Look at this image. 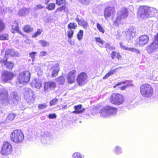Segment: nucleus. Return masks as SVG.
I'll return each mask as SVG.
<instances>
[{
	"instance_id": "obj_35",
	"label": "nucleus",
	"mask_w": 158,
	"mask_h": 158,
	"mask_svg": "<svg viewBox=\"0 0 158 158\" xmlns=\"http://www.w3.org/2000/svg\"><path fill=\"white\" fill-rule=\"evenodd\" d=\"M83 34V31L80 30L77 34V38L78 40H81L82 38Z\"/></svg>"
},
{
	"instance_id": "obj_39",
	"label": "nucleus",
	"mask_w": 158,
	"mask_h": 158,
	"mask_svg": "<svg viewBox=\"0 0 158 158\" xmlns=\"http://www.w3.org/2000/svg\"><path fill=\"white\" fill-rule=\"evenodd\" d=\"M37 53L35 52H33L29 54L30 57L32 59V64H33V62L35 60V56Z\"/></svg>"
},
{
	"instance_id": "obj_15",
	"label": "nucleus",
	"mask_w": 158,
	"mask_h": 158,
	"mask_svg": "<svg viewBox=\"0 0 158 158\" xmlns=\"http://www.w3.org/2000/svg\"><path fill=\"white\" fill-rule=\"evenodd\" d=\"M149 40L148 36L146 35H142L139 38L138 42L139 46L142 47L146 44Z\"/></svg>"
},
{
	"instance_id": "obj_16",
	"label": "nucleus",
	"mask_w": 158,
	"mask_h": 158,
	"mask_svg": "<svg viewBox=\"0 0 158 158\" xmlns=\"http://www.w3.org/2000/svg\"><path fill=\"white\" fill-rule=\"evenodd\" d=\"M158 48V45L155 42H153L146 47V50L148 53H152L155 52Z\"/></svg>"
},
{
	"instance_id": "obj_52",
	"label": "nucleus",
	"mask_w": 158,
	"mask_h": 158,
	"mask_svg": "<svg viewBox=\"0 0 158 158\" xmlns=\"http://www.w3.org/2000/svg\"><path fill=\"white\" fill-rule=\"evenodd\" d=\"M48 117L49 118L53 119L56 118V115L55 114H50L49 115Z\"/></svg>"
},
{
	"instance_id": "obj_5",
	"label": "nucleus",
	"mask_w": 158,
	"mask_h": 158,
	"mask_svg": "<svg viewBox=\"0 0 158 158\" xmlns=\"http://www.w3.org/2000/svg\"><path fill=\"white\" fill-rule=\"evenodd\" d=\"M117 109L114 107L107 106L102 108L100 112V115L101 116L107 117L110 116L115 115L117 112Z\"/></svg>"
},
{
	"instance_id": "obj_2",
	"label": "nucleus",
	"mask_w": 158,
	"mask_h": 158,
	"mask_svg": "<svg viewBox=\"0 0 158 158\" xmlns=\"http://www.w3.org/2000/svg\"><path fill=\"white\" fill-rule=\"evenodd\" d=\"M157 12V10L155 8L143 6L139 7L138 15L141 18L146 19L153 17Z\"/></svg>"
},
{
	"instance_id": "obj_28",
	"label": "nucleus",
	"mask_w": 158,
	"mask_h": 158,
	"mask_svg": "<svg viewBox=\"0 0 158 158\" xmlns=\"http://www.w3.org/2000/svg\"><path fill=\"white\" fill-rule=\"evenodd\" d=\"M39 43L43 47H47L49 45V42L45 40H41L39 41Z\"/></svg>"
},
{
	"instance_id": "obj_9",
	"label": "nucleus",
	"mask_w": 158,
	"mask_h": 158,
	"mask_svg": "<svg viewBox=\"0 0 158 158\" xmlns=\"http://www.w3.org/2000/svg\"><path fill=\"white\" fill-rule=\"evenodd\" d=\"M30 78V73L28 71H24L19 74L18 81L23 84H25L28 82Z\"/></svg>"
},
{
	"instance_id": "obj_32",
	"label": "nucleus",
	"mask_w": 158,
	"mask_h": 158,
	"mask_svg": "<svg viewBox=\"0 0 158 158\" xmlns=\"http://www.w3.org/2000/svg\"><path fill=\"white\" fill-rule=\"evenodd\" d=\"M114 152L117 154H119L122 152V148L118 146H117L114 148Z\"/></svg>"
},
{
	"instance_id": "obj_38",
	"label": "nucleus",
	"mask_w": 158,
	"mask_h": 158,
	"mask_svg": "<svg viewBox=\"0 0 158 158\" xmlns=\"http://www.w3.org/2000/svg\"><path fill=\"white\" fill-rule=\"evenodd\" d=\"M74 34V30H68L67 32L68 38L69 39H71L73 36Z\"/></svg>"
},
{
	"instance_id": "obj_43",
	"label": "nucleus",
	"mask_w": 158,
	"mask_h": 158,
	"mask_svg": "<svg viewBox=\"0 0 158 158\" xmlns=\"http://www.w3.org/2000/svg\"><path fill=\"white\" fill-rule=\"evenodd\" d=\"M129 49V51L132 52L136 54H139L140 51L137 49L133 48H131Z\"/></svg>"
},
{
	"instance_id": "obj_7",
	"label": "nucleus",
	"mask_w": 158,
	"mask_h": 158,
	"mask_svg": "<svg viewBox=\"0 0 158 158\" xmlns=\"http://www.w3.org/2000/svg\"><path fill=\"white\" fill-rule=\"evenodd\" d=\"M110 100L112 104L119 105L123 103L124 98L122 95L114 93L111 94L110 97Z\"/></svg>"
},
{
	"instance_id": "obj_40",
	"label": "nucleus",
	"mask_w": 158,
	"mask_h": 158,
	"mask_svg": "<svg viewBox=\"0 0 158 158\" xmlns=\"http://www.w3.org/2000/svg\"><path fill=\"white\" fill-rule=\"evenodd\" d=\"M43 31V30L41 29H38L36 32L34 33V34L32 35V37H36L39 35H40Z\"/></svg>"
},
{
	"instance_id": "obj_58",
	"label": "nucleus",
	"mask_w": 158,
	"mask_h": 158,
	"mask_svg": "<svg viewBox=\"0 0 158 158\" xmlns=\"http://www.w3.org/2000/svg\"><path fill=\"white\" fill-rule=\"evenodd\" d=\"M10 10V8H6L5 9H3V10L4 13L6 12H9Z\"/></svg>"
},
{
	"instance_id": "obj_30",
	"label": "nucleus",
	"mask_w": 158,
	"mask_h": 158,
	"mask_svg": "<svg viewBox=\"0 0 158 158\" xmlns=\"http://www.w3.org/2000/svg\"><path fill=\"white\" fill-rule=\"evenodd\" d=\"M28 10L26 8L21 9L19 12L18 14L20 16H24L28 13Z\"/></svg>"
},
{
	"instance_id": "obj_55",
	"label": "nucleus",
	"mask_w": 158,
	"mask_h": 158,
	"mask_svg": "<svg viewBox=\"0 0 158 158\" xmlns=\"http://www.w3.org/2000/svg\"><path fill=\"white\" fill-rule=\"evenodd\" d=\"M155 39L154 42L158 45V33H157L156 35L154 37Z\"/></svg>"
},
{
	"instance_id": "obj_48",
	"label": "nucleus",
	"mask_w": 158,
	"mask_h": 158,
	"mask_svg": "<svg viewBox=\"0 0 158 158\" xmlns=\"http://www.w3.org/2000/svg\"><path fill=\"white\" fill-rule=\"evenodd\" d=\"M119 44H120V46L121 48L122 49H123L124 50H127L129 51V49L131 48H128V47L127 46H126L123 45V44H122V42L120 43Z\"/></svg>"
},
{
	"instance_id": "obj_26",
	"label": "nucleus",
	"mask_w": 158,
	"mask_h": 158,
	"mask_svg": "<svg viewBox=\"0 0 158 158\" xmlns=\"http://www.w3.org/2000/svg\"><path fill=\"white\" fill-rule=\"evenodd\" d=\"M32 85L37 89H39L42 85V83L40 80L35 79L33 82Z\"/></svg>"
},
{
	"instance_id": "obj_6",
	"label": "nucleus",
	"mask_w": 158,
	"mask_h": 158,
	"mask_svg": "<svg viewBox=\"0 0 158 158\" xmlns=\"http://www.w3.org/2000/svg\"><path fill=\"white\" fill-rule=\"evenodd\" d=\"M24 98L27 103H33L35 99V96L31 89L26 88L24 89Z\"/></svg>"
},
{
	"instance_id": "obj_13",
	"label": "nucleus",
	"mask_w": 158,
	"mask_h": 158,
	"mask_svg": "<svg viewBox=\"0 0 158 158\" xmlns=\"http://www.w3.org/2000/svg\"><path fill=\"white\" fill-rule=\"evenodd\" d=\"M115 13V8L113 7H106L104 10V16L106 19L110 16L112 18H114V15Z\"/></svg>"
},
{
	"instance_id": "obj_61",
	"label": "nucleus",
	"mask_w": 158,
	"mask_h": 158,
	"mask_svg": "<svg viewBox=\"0 0 158 158\" xmlns=\"http://www.w3.org/2000/svg\"><path fill=\"white\" fill-rule=\"evenodd\" d=\"M127 86V85H124L120 87V89L121 90H124L125 89Z\"/></svg>"
},
{
	"instance_id": "obj_20",
	"label": "nucleus",
	"mask_w": 158,
	"mask_h": 158,
	"mask_svg": "<svg viewBox=\"0 0 158 158\" xmlns=\"http://www.w3.org/2000/svg\"><path fill=\"white\" fill-rule=\"evenodd\" d=\"M76 73V70H73L69 73L67 76V79L69 83H72L74 81Z\"/></svg>"
},
{
	"instance_id": "obj_56",
	"label": "nucleus",
	"mask_w": 158,
	"mask_h": 158,
	"mask_svg": "<svg viewBox=\"0 0 158 158\" xmlns=\"http://www.w3.org/2000/svg\"><path fill=\"white\" fill-rule=\"evenodd\" d=\"M44 135L47 137H50L51 135L50 133L48 131H45L44 132Z\"/></svg>"
},
{
	"instance_id": "obj_45",
	"label": "nucleus",
	"mask_w": 158,
	"mask_h": 158,
	"mask_svg": "<svg viewBox=\"0 0 158 158\" xmlns=\"http://www.w3.org/2000/svg\"><path fill=\"white\" fill-rule=\"evenodd\" d=\"M66 7V6H65L64 5H63L61 7H60V8H59L58 9H57L56 10V12H59L60 11H61L63 10H65Z\"/></svg>"
},
{
	"instance_id": "obj_19",
	"label": "nucleus",
	"mask_w": 158,
	"mask_h": 158,
	"mask_svg": "<svg viewBox=\"0 0 158 158\" xmlns=\"http://www.w3.org/2000/svg\"><path fill=\"white\" fill-rule=\"evenodd\" d=\"M56 86V83L54 82H47L44 84V91L53 89Z\"/></svg>"
},
{
	"instance_id": "obj_24",
	"label": "nucleus",
	"mask_w": 158,
	"mask_h": 158,
	"mask_svg": "<svg viewBox=\"0 0 158 158\" xmlns=\"http://www.w3.org/2000/svg\"><path fill=\"white\" fill-rule=\"evenodd\" d=\"M122 67H119L118 68H116L114 69L111 70L109 72L107 73L106 75L103 77V79H106L107 78L109 77L112 75L116 73L118 69H122Z\"/></svg>"
},
{
	"instance_id": "obj_59",
	"label": "nucleus",
	"mask_w": 158,
	"mask_h": 158,
	"mask_svg": "<svg viewBox=\"0 0 158 158\" xmlns=\"http://www.w3.org/2000/svg\"><path fill=\"white\" fill-rule=\"evenodd\" d=\"M116 57L117 58L118 60H119V58H120L121 57V56L120 54V53L118 52H117L116 54Z\"/></svg>"
},
{
	"instance_id": "obj_22",
	"label": "nucleus",
	"mask_w": 158,
	"mask_h": 158,
	"mask_svg": "<svg viewBox=\"0 0 158 158\" xmlns=\"http://www.w3.org/2000/svg\"><path fill=\"white\" fill-rule=\"evenodd\" d=\"M7 60L6 59L2 60L0 58V64H3L6 66L7 69H12L14 66V64L12 62L7 61Z\"/></svg>"
},
{
	"instance_id": "obj_33",
	"label": "nucleus",
	"mask_w": 158,
	"mask_h": 158,
	"mask_svg": "<svg viewBox=\"0 0 158 158\" xmlns=\"http://www.w3.org/2000/svg\"><path fill=\"white\" fill-rule=\"evenodd\" d=\"M55 8V5L53 3H50L48 4L46 7V8L49 10H54Z\"/></svg>"
},
{
	"instance_id": "obj_31",
	"label": "nucleus",
	"mask_w": 158,
	"mask_h": 158,
	"mask_svg": "<svg viewBox=\"0 0 158 158\" xmlns=\"http://www.w3.org/2000/svg\"><path fill=\"white\" fill-rule=\"evenodd\" d=\"M122 83L124 84H126L127 86H132V84L130 83V81H125L123 82H120L118 83V84H117L116 85L114 86V88H115L116 87V86H118L120 85H121Z\"/></svg>"
},
{
	"instance_id": "obj_62",
	"label": "nucleus",
	"mask_w": 158,
	"mask_h": 158,
	"mask_svg": "<svg viewBox=\"0 0 158 158\" xmlns=\"http://www.w3.org/2000/svg\"><path fill=\"white\" fill-rule=\"evenodd\" d=\"M115 48L113 46H110L109 49L110 50H112L113 49H115Z\"/></svg>"
},
{
	"instance_id": "obj_53",
	"label": "nucleus",
	"mask_w": 158,
	"mask_h": 158,
	"mask_svg": "<svg viewBox=\"0 0 158 158\" xmlns=\"http://www.w3.org/2000/svg\"><path fill=\"white\" fill-rule=\"evenodd\" d=\"M47 54V52L43 51L40 52V56L42 57L46 56Z\"/></svg>"
},
{
	"instance_id": "obj_51",
	"label": "nucleus",
	"mask_w": 158,
	"mask_h": 158,
	"mask_svg": "<svg viewBox=\"0 0 158 158\" xmlns=\"http://www.w3.org/2000/svg\"><path fill=\"white\" fill-rule=\"evenodd\" d=\"M95 40L97 42L99 43L102 45L104 44V41L99 37L95 38Z\"/></svg>"
},
{
	"instance_id": "obj_57",
	"label": "nucleus",
	"mask_w": 158,
	"mask_h": 158,
	"mask_svg": "<svg viewBox=\"0 0 158 158\" xmlns=\"http://www.w3.org/2000/svg\"><path fill=\"white\" fill-rule=\"evenodd\" d=\"M36 9H41L44 7V6H42L40 4H37L36 6Z\"/></svg>"
},
{
	"instance_id": "obj_27",
	"label": "nucleus",
	"mask_w": 158,
	"mask_h": 158,
	"mask_svg": "<svg viewBox=\"0 0 158 158\" xmlns=\"http://www.w3.org/2000/svg\"><path fill=\"white\" fill-rule=\"evenodd\" d=\"M77 24L74 23H70L67 26L68 30H73L75 29L77 27Z\"/></svg>"
},
{
	"instance_id": "obj_4",
	"label": "nucleus",
	"mask_w": 158,
	"mask_h": 158,
	"mask_svg": "<svg viewBox=\"0 0 158 158\" xmlns=\"http://www.w3.org/2000/svg\"><path fill=\"white\" fill-rule=\"evenodd\" d=\"M140 92L141 95L143 97L150 98L153 93V89L152 87L148 84H144L140 87Z\"/></svg>"
},
{
	"instance_id": "obj_37",
	"label": "nucleus",
	"mask_w": 158,
	"mask_h": 158,
	"mask_svg": "<svg viewBox=\"0 0 158 158\" xmlns=\"http://www.w3.org/2000/svg\"><path fill=\"white\" fill-rule=\"evenodd\" d=\"M15 116V115L14 113H11L9 114L7 117V119L8 120L12 121L13 120Z\"/></svg>"
},
{
	"instance_id": "obj_21",
	"label": "nucleus",
	"mask_w": 158,
	"mask_h": 158,
	"mask_svg": "<svg viewBox=\"0 0 158 158\" xmlns=\"http://www.w3.org/2000/svg\"><path fill=\"white\" fill-rule=\"evenodd\" d=\"M74 108L75 110L72 113L73 114H80L84 112L85 110V109L82 107L81 104L74 106Z\"/></svg>"
},
{
	"instance_id": "obj_41",
	"label": "nucleus",
	"mask_w": 158,
	"mask_h": 158,
	"mask_svg": "<svg viewBox=\"0 0 158 158\" xmlns=\"http://www.w3.org/2000/svg\"><path fill=\"white\" fill-rule=\"evenodd\" d=\"M8 35L7 34H2L0 35V40H4L8 39Z\"/></svg>"
},
{
	"instance_id": "obj_29",
	"label": "nucleus",
	"mask_w": 158,
	"mask_h": 158,
	"mask_svg": "<svg viewBox=\"0 0 158 158\" xmlns=\"http://www.w3.org/2000/svg\"><path fill=\"white\" fill-rule=\"evenodd\" d=\"M24 31L27 33H30L33 31V28L29 25H26L23 28Z\"/></svg>"
},
{
	"instance_id": "obj_17",
	"label": "nucleus",
	"mask_w": 158,
	"mask_h": 158,
	"mask_svg": "<svg viewBox=\"0 0 158 158\" xmlns=\"http://www.w3.org/2000/svg\"><path fill=\"white\" fill-rule=\"evenodd\" d=\"M19 55V53L13 49H9L5 52V56L3 59H7L9 57L17 56Z\"/></svg>"
},
{
	"instance_id": "obj_44",
	"label": "nucleus",
	"mask_w": 158,
	"mask_h": 158,
	"mask_svg": "<svg viewBox=\"0 0 158 158\" xmlns=\"http://www.w3.org/2000/svg\"><path fill=\"white\" fill-rule=\"evenodd\" d=\"M5 25L4 23L0 20V32L2 31L4 29Z\"/></svg>"
},
{
	"instance_id": "obj_42",
	"label": "nucleus",
	"mask_w": 158,
	"mask_h": 158,
	"mask_svg": "<svg viewBox=\"0 0 158 158\" xmlns=\"http://www.w3.org/2000/svg\"><path fill=\"white\" fill-rule=\"evenodd\" d=\"M97 27L98 30L101 32L103 33H104V30L101 26L99 23H98L97 24Z\"/></svg>"
},
{
	"instance_id": "obj_12",
	"label": "nucleus",
	"mask_w": 158,
	"mask_h": 158,
	"mask_svg": "<svg viewBox=\"0 0 158 158\" xmlns=\"http://www.w3.org/2000/svg\"><path fill=\"white\" fill-rule=\"evenodd\" d=\"M126 39L128 41L132 40L135 36L136 31L132 27H130L125 32Z\"/></svg>"
},
{
	"instance_id": "obj_8",
	"label": "nucleus",
	"mask_w": 158,
	"mask_h": 158,
	"mask_svg": "<svg viewBox=\"0 0 158 158\" xmlns=\"http://www.w3.org/2000/svg\"><path fill=\"white\" fill-rule=\"evenodd\" d=\"M128 15L127 10L125 8H122L118 13V16L116 17L114 22V24L116 25H118V23L121 20L126 18Z\"/></svg>"
},
{
	"instance_id": "obj_14",
	"label": "nucleus",
	"mask_w": 158,
	"mask_h": 158,
	"mask_svg": "<svg viewBox=\"0 0 158 158\" xmlns=\"http://www.w3.org/2000/svg\"><path fill=\"white\" fill-rule=\"evenodd\" d=\"M13 73L8 71H4L2 73L1 78L5 82L10 81L13 77Z\"/></svg>"
},
{
	"instance_id": "obj_63",
	"label": "nucleus",
	"mask_w": 158,
	"mask_h": 158,
	"mask_svg": "<svg viewBox=\"0 0 158 158\" xmlns=\"http://www.w3.org/2000/svg\"><path fill=\"white\" fill-rule=\"evenodd\" d=\"M116 39H117L119 40L120 39V38L119 37V35L118 34H118L116 35Z\"/></svg>"
},
{
	"instance_id": "obj_23",
	"label": "nucleus",
	"mask_w": 158,
	"mask_h": 158,
	"mask_svg": "<svg viewBox=\"0 0 158 158\" xmlns=\"http://www.w3.org/2000/svg\"><path fill=\"white\" fill-rule=\"evenodd\" d=\"M76 20L78 23L79 25L82 26L84 28H86L88 26V23L86 22L83 20H80L77 16L76 18Z\"/></svg>"
},
{
	"instance_id": "obj_50",
	"label": "nucleus",
	"mask_w": 158,
	"mask_h": 158,
	"mask_svg": "<svg viewBox=\"0 0 158 158\" xmlns=\"http://www.w3.org/2000/svg\"><path fill=\"white\" fill-rule=\"evenodd\" d=\"M38 107L39 109H45L47 107V106L46 104L44 103L39 105Z\"/></svg>"
},
{
	"instance_id": "obj_47",
	"label": "nucleus",
	"mask_w": 158,
	"mask_h": 158,
	"mask_svg": "<svg viewBox=\"0 0 158 158\" xmlns=\"http://www.w3.org/2000/svg\"><path fill=\"white\" fill-rule=\"evenodd\" d=\"M58 101L57 98H55L52 99L50 102V104L51 106H52L55 105Z\"/></svg>"
},
{
	"instance_id": "obj_36",
	"label": "nucleus",
	"mask_w": 158,
	"mask_h": 158,
	"mask_svg": "<svg viewBox=\"0 0 158 158\" xmlns=\"http://www.w3.org/2000/svg\"><path fill=\"white\" fill-rule=\"evenodd\" d=\"M65 0H56V3L58 5L66 6Z\"/></svg>"
},
{
	"instance_id": "obj_64",
	"label": "nucleus",
	"mask_w": 158,
	"mask_h": 158,
	"mask_svg": "<svg viewBox=\"0 0 158 158\" xmlns=\"http://www.w3.org/2000/svg\"><path fill=\"white\" fill-rule=\"evenodd\" d=\"M50 0H45V4H48Z\"/></svg>"
},
{
	"instance_id": "obj_11",
	"label": "nucleus",
	"mask_w": 158,
	"mask_h": 158,
	"mask_svg": "<svg viewBox=\"0 0 158 158\" xmlns=\"http://www.w3.org/2000/svg\"><path fill=\"white\" fill-rule=\"evenodd\" d=\"M88 76L86 73L82 72L79 74L77 77V81L80 86H83L88 81Z\"/></svg>"
},
{
	"instance_id": "obj_3",
	"label": "nucleus",
	"mask_w": 158,
	"mask_h": 158,
	"mask_svg": "<svg viewBox=\"0 0 158 158\" xmlns=\"http://www.w3.org/2000/svg\"><path fill=\"white\" fill-rule=\"evenodd\" d=\"M10 138L12 141L18 143L23 141L24 139V136L21 130H16L11 133Z\"/></svg>"
},
{
	"instance_id": "obj_54",
	"label": "nucleus",
	"mask_w": 158,
	"mask_h": 158,
	"mask_svg": "<svg viewBox=\"0 0 158 158\" xmlns=\"http://www.w3.org/2000/svg\"><path fill=\"white\" fill-rule=\"evenodd\" d=\"M117 52L113 51L110 54L111 57L112 59H114L115 57L116 56Z\"/></svg>"
},
{
	"instance_id": "obj_25",
	"label": "nucleus",
	"mask_w": 158,
	"mask_h": 158,
	"mask_svg": "<svg viewBox=\"0 0 158 158\" xmlns=\"http://www.w3.org/2000/svg\"><path fill=\"white\" fill-rule=\"evenodd\" d=\"M11 31L13 33L16 32H19V27L18 23L16 21H15L12 26Z\"/></svg>"
},
{
	"instance_id": "obj_10",
	"label": "nucleus",
	"mask_w": 158,
	"mask_h": 158,
	"mask_svg": "<svg viewBox=\"0 0 158 158\" xmlns=\"http://www.w3.org/2000/svg\"><path fill=\"white\" fill-rule=\"evenodd\" d=\"M12 151L11 144L8 142H4L1 150V154L3 155H7L10 154Z\"/></svg>"
},
{
	"instance_id": "obj_1",
	"label": "nucleus",
	"mask_w": 158,
	"mask_h": 158,
	"mask_svg": "<svg viewBox=\"0 0 158 158\" xmlns=\"http://www.w3.org/2000/svg\"><path fill=\"white\" fill-rule=\"evenodd\" d=\"M10 99L8 98V91L5 89H2L0 90V106L1 105L3 106L9 102L11 104L14 105L19 100V97L17 95L16 92H13L10 94Z\"/></svg>"
},
{
	"instance_id": "obj_34",
	"label": "nucleus",
	"mask_w": 158,
	"mask_h": 158,
	"mask_svg": "<svg viewBox=\"0 0 158 158\" xmlns=\"http://www.w3.org/2000/svg\"><path fill=\"white\" fill-rule=\"evenodd\" d=\"M56 81L58 83L63 84L65 81V79L63 76H61L57 78Z\"/></svg>"
},
{
	"instance_id": "obj_46",
	"label": "nucleus",
	"mask_w": 158,
	"mask_h": 158,
	"mask_svg": "<svg viewBox=\"0 0 158 158\" xmlns=\"http://www.w3.org/2000/svg\"><path fill=\"white\" fill-rule=\"evenodd\" d=\"M73 158H82L81 155L78 152L74 153L73 155Z\"/></svg>"
},
{
	"instance_id": "obj_60",
	"label": "nucleus",
	"mask_w": 158,
	"mask_h": 158,
	"mask_svg": "<svg viewBox=\"0 0 158 158\" xmlns=\"http://www.w3.org/2000/svg\"><path fill=\"white\" fill-rule=\"evenodd\" d=\"M110 46V44H109L107 43V44H106L105 47L107 49H109Z\"/></svg>"
},
{
	"instance_id": "obj_49",
	"label": "nucleus",
	"mask_w": 158,
	"mask_h": 158,
	"mask_svg": "<svg viewBox=\"0 0 158 158\" xmlns=\"http://www.w3.org/2000/svg\"><path fill=\"white\" fill-rule=\"evenodd\" d=\"M81 3L84 5H87L90 2V0H79Z\"/></svg>"
},
{
	"instance_id": "obj_18",
	"label": "nucleus",
	"mask_w": 158,
	"mask_h": 158,
	"mask_svg": "<svg viewBox=\"0 0 158 158\" xmlns=\"http://www.w3.org/2000/svg\"><path fill=\"white\" fill-rule=\"evenodd\" d=\"M60 70L59 64H55L53 65L51 69V76L52 77H56L58 74V72Z\"/></svg>"
}]
</instances>
